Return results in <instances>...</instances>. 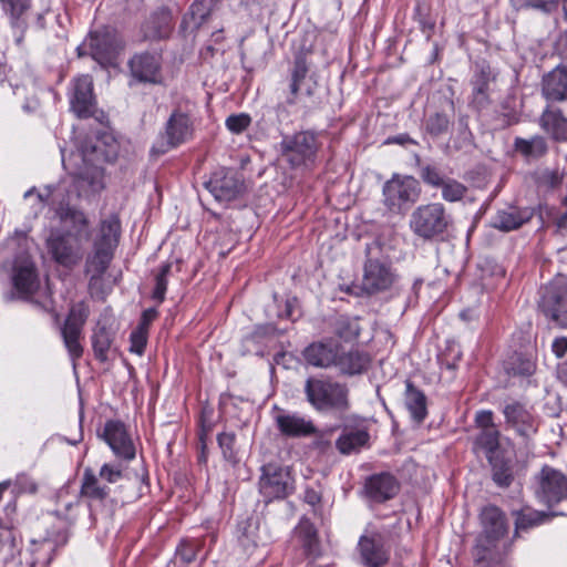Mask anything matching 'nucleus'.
<instances>
[{"label":"nucleus","mask_w":567,"mask_h":567,"mask_svg":"<svg viewBox=\"0 0 567 567\" xmlns=\"http://www.w3.org/2000/svg\"><path fill=\"white\" fill-rule=\"evenodd\" d=\"M62 164L68 175L58 184L47 185L41 189L30 188L24 193V200L38 216L50 206L61 219V210L76 209L70 204L75 198L90 199L105 187L103 163L113 159V154L102 150L100 141H84L70 154L61 148Z\"/></svg>","instance_id":"obj_1"},{"label":"nucleus","mask_w":567,"mask_h":567,"mask_svg":"<svg viewBox=\"0 0 567 567\" xmlns=\"http://www.w3.org/2000/svg\"><path fill=\"white\" fill-rule=\"evenodd\" d=\"M59 220L66 230L51 233L47 241L48 250L56 264L72 269L83 258V243L90 238V223L79 209L61 210Z\"/></svg>","instance_id":"obj_2"},{"label":"nucleus","mask_w":567,"mask_h":567,"mask_svg":"<svg viewBox=\"0 0 567 567\" xmlns=\"http://www.w3.org/2000/svg\"><path fill=\"white\" fill-rule=\"evenodd\" d=\"M121 235V223L117 216L104 218L93 241V251L87 256L85 271L90 276L89 289L92 296L101 292L102 277L109 268Z\"/></svg>","instance_id":"obj_3"},{"label":"nucleus","mask_w":567,"mask_h":567,"mask_svg":"<svg viewBox=\"0 0 567 567\" xmlns=\"http://www.w3.org/2000/svg\"><path fill=\"white\" fill-rule=\"evenodd\" d=\"M305 393L318 412L344 413L350 408L348 386L331 379L309 378L305 383Z\"/></svg>","instance_id":"obj_4"},{"label":"nucleus","mask_w":567,"mask_h":567,"mask_svg":"<svg viewBox=\"0 0 567 567\" xmlns=\"http://www.w3.org/2000/svg\"><path fill=\"white\" fill-rule=\"evenodd\" d=\"M320 142L313 131L284 135L279 143L281 158L293 169H309L317 159Z\"/></svg>","instance_id":"obj_5"},{"label":"nucleus","mask_w":567,"mask_h":567,"mask_svg":"<svg viewBox=\"0 0 567 567\" xmlns=\"http://www.w3.org/2000/svg\"><path fill=\"white\" fill-rule=\"evenodd\" d=\"M482 532L476 539L478 557L485 558L488 553H506L509 545L505 540L508 524L505 515L496 506H486L481 513Z\"/></svg>","instance_id":"obj_6"},{"label":"nucleus","mask_w":567,"mask_h":567,"mask_svg":"<svg viewBox=\"0 0 567 567\" xmlns=\"http://www.w3.org/2000/svg\"><path fill=\"white\" fill-rule=\"evenodd\" d=\"M417 179L408 175L393 174L382 188L383 204L394 214L405 213L420 196Z\"/></svg>","instance_id":"obj_7"},{"label":"nucleus","mask_w":567,"mask_h":567,"mask_svg":"<svg viewBox=\"0 0 567 567\" xmlns=\"http://www.w3.org/2000/svg\"><path fill=\"white\" fill-rule=\"evenodd\" d=\"M450 217L440 203L417 207L411 215L410 227L417 236L430 239L444 233Z\"/></svg>","instance_id":"obj_8"},{"label":"nucleus","mask_w":567,"mask_h":567,"mask_svg":"<svg viewBox=\"0 0 567 567\" xmlns=\"http://www.w3.org/2000/svg\"><path fill=\"white\" fill-rule=\"evenodd\" d=\"M13 291L10 298L29 300L40 287L39 276L33 261L24 249H20L10 265Z\"/></svg>","instance_id":"obj_9"},{"label":"nucleus","mask_w":567,"mask_h":567,"mask_svg":"<svg viewBox=\"0 0 567 567\" xmlns=\"http://www.w3.org/2000/svg\"><path fill=\"white\" fill-rule=\"evenodd\" d=\"M543 313L560 327H567V280L557 276L540 290L538 301Z\"/></svg>","instance_id":"obj_10"},{"label":"nucleus","mask_w":567,"mask_h":567,"mask_svg":"<svg viewBox=\"0 0 567 567\" xmlns=\"http://www.w3.org/2000/svg\"><path fill=\"white\" fill-rule=\"evenodd\" d=\"M502 413L505 426L525 441H529L538 431L539 416L532 406L518 401H508L503 404Z\"/></svg>","instance_id":"obj_11"},{"label":"nucleus","mask_w":567,"mask_h":567,"mask_svg":"<svg viewBox=\"0 0 567 567\" xmlns=\"http://www.w3.org/2000/svg\"><path fill=\"white\" fill-rule=\"evenodd\" d=\"M131 79L135 83L161 85L164 83L163 58L159 52H141L128 60Z\"/></svg>","instance_id":"obj_12"},{"label":"nucleus","mask_w":567,"mask_h":567,"mask_svg":"<svg viewBox=\"0 0 567 567\" xmlns=\"http://www.w3.org/2000/svg\"><path fill=\"white\" fill-rule=\"evenodd\" d=\"M259 491L267 501L284 498L292 488V478L287 467L266 464L261 468Z\"/></svg>","instance_id":"obj_13"},{"label":"nucleus","mask_w":567,"mask_h":567,"mask_svg":"<svg viewBox=\"0 0 567 567\" xmlns=\"http://www.w3.org/2000/svg\"><path fill=\"white\" fill-rule=\"evenodd\" d=\"M193 122L189 116L183 112L176 111L172 113L165 125L163 141L153 147V151L164 154L175 148L193 136Z\"/></svg>","instance_id":"obj_14"},{"label":"nucleus","mask_w":567,"mask_h":567,"mask_svg":"<svg viewBox=\"0 0 567 567\" xmlns=\"http://www.w3.org/2000/svg\"><path fill=\"white\" fill-rule=\"evenodd\" d=\"M206 188L220 203H228L236 199L244 192V182L236 172L226 168L215 171Z\"/></svg>","instance_id":"obj_15"},{"label":"nucleus","mask_w":567,"mask_h":567,"mask_svg":"<svg viewBox=\"0 0 567 567\" xmlns=\"http://www.w3.org/2000/svg\"><path fill=\"white\" fill-rule=\"evenodd\" d=\"M87 47L91 56L104 66L113 65L123 48L122 42L111 31L92 32L87 40Z\"/></svg>","instance_id":"obj_16"},{"label":"nucleus","mask_w":567,"mask_h":567,"mask_svg":"<svg viewBox=\"0 0 567 567\" xmlns=\"http://www.w3.org/2000/svg\"><path fill=\"white\" fill-rule=\"evenodd\" d=\"M101 436L116 457L128 462L135 458L134 443L122 422L107 421Z\"/></svg>","instance_id":"obj_17"},{"label":"nucleus","mask_w":567,"mask_h":567,"mask_svg":"<svg viewBox=\"0 0 567 567\" xmlns=\"http://www.w3.org/2000/svg\"><path fill=\"white\" fill-rule=\"evenodd\" d=\"M395 275L388 262L368 259L363 268L362 290L372 295L389 289L394 282Z\"/></svg>","instance_id":"obj_18"},{"label":"nucleus","mask_w":567,"mask_h":567,"mask_svg":"<svg viewBox=\"0 0 567 567\" xmlns=\"http://www.w3.org/2000/svg\"><path fill=\"white\" fill-rule=\"evenodd\" d=\"M70 103L72 111L78 117H89L93 114L95 100L93 95V80L90 75H80L74 79Z\"/></svg>","instance_id":"obj_19"},{"label":"nucleus","mask_w":567,"mask_h":567,"mask_svg":"<svg viewBox=\"0 0 567 567\" xmlns=\"http://www.w3.org/2000/svg\"><path fill=\"white\" fill-rule=\"evenodd\" d=\"M358 546L361 560L368 567H381L389 560V549L380 533H365L360 537Z\"/></svg>","instance_id":"obj_20"},{"label":"nucleus","mask_w":567,"mask_h":567,"mask_svg":"<svg viewBox=\"0 0 567 567\" xmlns=\"http://www.w3.org/2000/svg\"><path fill=\"white\" fill-rule=\"evenodd\" d=\"M495 81V75L493 74L491 68L488 65H481L475 71L471 84H472V105L477 109H484L491 102L492 94V84Z\"/></svg>","instance_id":"obj_21"},{"label":"nucleus","mask_w":567,"mask_h":567,"mask_svg":"<svg viewBox=\"0 0 567 567\" xmlns=\"http://www.w3.org/2000/svg\"><path fill=\"white\" fill-rule=\"evenodd\" d=\"M340 346L341 344L333 339L315 342L306 348L305 359L309 364L315 367H336Z\"/></svg>","instance_id":"obj_22"},{"label":"nucleus","mask_w":567,"mask_h":567,"mask_svg":"<svg viewBox=\"0 0 567 567\" xmlns=\"http://www.w3.org/2000/svg\"><path fill=\"white\" fill-rule=\"evenodd\" d=\"M173 28L172 12L162 7L155 10L142 25V32L147 40H161L169 35Z\"/></svg>","instance_id":"obj_23"},{"label":"nucleus","mask_w":567,"mask_h":567,"mask_svg":"<svg viewBox=\"0 0 567 567\" xmlns=\"http://www.w3.org/2000/svg\"><path fill=\"white\" fill-rule=\"evenodd\" d=\"M115 336L116 330L107 318H101L96 322L91 339L95 358L101 362L107 360Z\"/></svg>","instance_id":"obj_24"},{"label":"nucleus","mask_w":567,"mask_h":567,"mask_svg":"<svg viewBox=\"0 0 567 567\" xmlns=\"http://www.w3.org/2000/svg\"><path fill=\"white\" fill-rule=\"evenodd\" d=\"M534 216V210L529 207H507L498 210L492 220L493 227L502 231H511L519 228L529 221Z\"/></svg>","instance_id":"obj_25"},{"label":"nucleus","mask_w":567,"mask_h":567,"mask_svg":"<svg viewBox=\"0 0 567 567\" xmlns=\"http://www.w3.org/2000/svg\"><path fill=\"white\" fill-rule=\"evenodd\" d=\"M369 497L375 502H384L396 495L399 484L389 473L372 475L365 483Z\"/></svg>","instance_id":"obj_26"},{"label":"nucleus","mask_w":567,"mask_h":567,"mask_svg":"<svg viewBox=\"0 0 567 567\" xmlns=\"http://www.w3.org/2000/svg\"><path fill=\"white\" fill-rule=\"evenodd\" d=\"M275 421L280 432L287 436H307L316 432L310 420L296 413L279 412Z\"/></svg>","instance_id":"obj_27"},{"label":"nucleus","mask_w":567,"mask_h":567,"mask_svg":"<svg viewBox=\"0 0 567 567\" xmlns=\"http://www.w3.org/2000/svg\"><path fill=\"white\" fill-rule=\"evenodd\" d=\"M543 94L549 101L567 99V66L558 65L543 78Z\"/></svg>","instance_id":"obj_28"},{"label":"nucleus","mask_w":567,"mask_h":567,"mask_svg":"<svg viewBox=\"0 0 567 567\" xmlns=\"http://www.w3.org/2000/svg\"><path fill=\"white\" fill-rule=\"evenodd\" d=\"M110 487L101 483L92 468L86 467L83 471L81 496L87 499L90 507L94 503H104V501L110 496Z\"/></svg>","instance_id":"obj_29"},{"label":"nucleus","mask_w":567,"mask_h":567,"mask_svg":"<svg viewBox=\"0 0 567 567\" xmlns=\"http://www.w3.org/2000/svg\"><path fill=\"white\" fill-rule=\"evenodd\" d=\"M404 405L414 422L421 423L426 417V398L409 380L405 382Z\"/></svg>","instance_id":"obj_30"},{"label":"nucleus","mask_w":567,"mask_h":567,"mask_svg":"<svg viewBox=\"0 0 567 567\" xmlns=\"http://www.w3.org/2000/svg\"><path fill=\"white\" fill-rule=\"evenodd\" d=\"M369 439L370 434L365 429H346L336 445L340 453L351 454L365 446Z\"/></svg>","instance_id":"obj_31"},{"label":"nucleus","mask_w":567,"mask_h":567,"mask_svg":"<svg viewBox=\"0 0 567 567\" xmlns=\"http://www.w3.org/2000/svg\"><path fill=\"white\" fill-rule=\"evenodd\" d=\"M542 127L557 141L567 140V118L558 109H546L540 118Z\"/></svg>","instance_id":"obj_32"},{"label":"nucleus","mask_w":567,"mask_h":567,"mask_svg":"<svg viewBox=\"0 0 567 567\" xmlns=\"http://www.w3.org/2000/svg\"><path fill=\"white\" fill-rule=\"evenodd\" d=\"M370 359L367 354L359 351H349L344 353L339 349L336 367L344 374H358L363 372L369 365Z\"/></svg>","instance_id":"obj_33"},{"label":"nucleus","mask_w":567,"mask_h":567,"mask_svg":"<svg viewBox=\"0 0 567 567\" xmlns=\"http://www.w3.org/2000/svg\"><path fill=\"white\" fill-rule=\"evenodd\" d=\"M515 150L527 159H535L546 153L547 144L540 136H534L530 140L516 138Z\"/></svg>","instance_id":"obj_34"},{"label":"nucleus","mask_w":567,"mask_h":567,"mask_svg":"<svg viewBox=\"0 0 567 567\" xmlns=\"http://www.w3.org/2000/svg\"><path fill=\"white\" fill-rule=\"evenodd\" d=\"M499 439L501 433L496 426H489L488 429L481 431L477 436L476 443L485 451L488 460H494L495 456L499 455Z\"/></svg>","instance_id":"obj_35"},{"label":"nucleus","mask_w":567,"mask_h":567,"mask_svg":"<svg viewBox=\"0 0 567 567\" xmlns=\"http://www.w3.org/2000/svg\"><path fill=\"white\" fill-rule=\"evenodd\" d=\"M548 518V514L544 512L535 511L530 507H525L516 514V534L519 530H526L528 528L540 525L546 522Z\"/></svg>","instance_id":"obj_36"},{"label":"nucleus","mask_w":567,"mask_h":567,"mask_svg":"<svg viewBox=\"0 0 567 567\" xmlns=\"http://www.w3.org/2000/svg\"><path fill=\"white\" fill-rule=\"evenodd\" d=\"M64 346L73 361L79 359L83 353V348L80 343L82 330L71 327H63L61 330Z\"/></svg>","instance_id":"obj_37"},{"label":"nucleus","mask_w":567,"mask_h":567,"mask_svg":"<svg viewBox=\"0 0 567 567\" xmlns=\"http://www.w3.org/2000/svg\"><path fill=\"white\" fill-rule=\"evenodd\" d=\"M296 534L302 539L306 551L313 555L317 550V532L313 524L309 519H301L296 527Z\"/></svg>","instance_id":"obj_38"},{"label":"nucleus","mask_w":567,"mask_h":567,"mask_svg":"<svg viewBox=\"0 0 567 567\" xmlns=\"http://www.w3.org/2000/svg\"><path fill=\"white\" fill-rule=\"evenodd\" d=\"M451 125L450 117L442 112H435L425 120V131L433 137H439L449 132Z\"/></svg>","instance_id":"obj_39"},{"label":"nucleus","mask_w":567,"mask_h":567,"mask_svg":"<svg viewBox=\"0 0 567 567\" xmlns=\"http://www.w3.org/2000/svg\"><path fill=\"white\" fill-rule=\"evenodd\" d=\"M493 467V480L499 486H508L512 481L511 468L508 461L504 457L495 456L494 460H488Z\"/></svg>","instance_id":"obj_40"},{"label":"nucleus","mask_w":567,"mask_h":567,"mask_svg":"<svg viewBox=\"0 0 567 567\" xmlns=\"http://www.w3.org/2000/svg\"><path fill=\"white\" fill-rule=\"evenodd\" d=\"M89 317V308L84 302L75 303L71 307L63 327L76 328L83 330V326Z\"/></svg>","instance_id":"obj_41"},{"label":"nucleus","mask_w":567,"mask_h":567,"mask_svg":"<svg viewBox=\"0 0 567 567\" xmlns=\"http://www.w3.org/2000/svg\"><path fill=\"white\" fill-rule=\"evenodd\" d=\"M308 68L303 59H297L291 74L290 92L292 96H296L301 90V84L307 75ZM289 103L295 102V97L288 100Z\"/></svg>","instance_id":"obj_42"},{"label":"nucleus","mask_w":567,"mask_h":567,"mask_svg":"<svg viewBox=\"0 0 567 567\" xmlns=\"http://www.w3.org/2000/svg\"><path fill=\"white\" fill-rule=\"evenodd\" d=\"M171 262L163 264L158 270V274L155 277L153 299L156 300L158 303L163 302L165 299V293L167 290V277L171 272Z\"/></svg>","instance_id":"obj_43"},{"label":"nucleus","mask_w":567,"mask_h":567,"mask_svg":"<svg viewBox=\"0 0 567 567\" xmlns=\"http://www.w3.org/2000/svg\"><path fill=\"white\" fill-rule=\"evenodd\" d=\"M441 188L442 197L447 202L461 200L466 193V187L462 183L452 178H446L441 185Z\"/></svg>","instance_id":"obj_44"},{"label":"nucleus","mask_w":567,"mask_h":567,"mask_svg":"<svg viewBox=\"0 0 567 567\" xmlns=\"http://www.w3.org/2000/svg\"><path fill=\"white\" fill-rule=\"evenodd\" d=\"M336 332L341 339L350 340L359 336L360 328L357 320L340 317L336 323Z\"/></svg>","instance_id":"obj_45"},{"label":"nucleus","mask_w":567,"mask_h":567,"mask_svg":"<svg viewBox=\"0 0 567 567\" xmlns=\"http://www.w3.org/2000/svg\"><path fill=\"white\" fill-rule=\"evenodd\" d=\"M130 341V351L142 355L147 343V328L143 323H140L138 327L132 331Z\"/></svg>","instance_id":"obj_46"},{"label":"nucleus","mask_w":567,"mask_h":567,"mask_svg":"<svg viewBox=\"0 0 567 567\" xmlns=\"http://www.w3.org/2000/svg\"><path fill=\"white\" fill-rule=\"evenodd\" d=\"M251 123V117L246 113L233 114L226 118V127L234 134L243 133Z\"/></svg>","instance_id":"obj_47"},{"label":"nucleus","mask_w":567,"mask_h":567,"mask_svg":"<svg viewBox=\"0 0 567 567\" xmlns=\"http://www.w3.org/2000/svg\"><path fill=\"white\" fill-rule=\"evenodd\" d=\"M235 439L236 436L234 433L227 432L220 433L217 437L224 458L231 463L236 462V454L234 451Z\"/></svg>","instance_id":"obj_48"},{"label":"nucleus","mask_w":567,"mask_h":567,"mask_svg":"<svg viewBox=\"0 0 567 567\" xmlns=\"http://www.w3.org/2000/svg\"><path fill=\"white\" fill-rule=\"evenodd\" d=\"M515 375L528 377L532 375L535 371V363L532 359L525 358L522 355H517L509 368Z\"/></svg>","instance_id":"obj_49"},{"label":"nucleus","mask_w":567,"mask_h":567,"mask_svg":"<svg viewBox=\"0 0 567 567\" xmlns=\"http://www.w3.org/2000/svg\"><path fill=\"white\" fill-rule=\"evenodd\" d=\"M13 488L19 494H34L38 491V484L31 476L21 473L14 480Z\"/></svg>","instance_id":"obj_50"},{"label":"nucleus","mask_w":567,"mask_h":567,"mask_svg":"<svg viewBox=\"0 0 567 567\" xmlns=\"http://www.w3.org/2000/svg\"><path fill=\"white\" fill-rule=\"evenodd\" d=\"M97 477L110 484H114L123 477V468L116 464L105 463L101 466Z\"/></svg>","instance_id":"obj_51"},{"label":"nucleus","mask_w":567,"mask_h":567,"mask_svg":"<svg viewBox=\"0 0 567 567\" xmlns=\"http://www.w3.org/2000/svg\"><path fill=\"white\" fill-rule=\"evenodd\" d=\"M421 177L427 185L433 187H441L445 178L442 177L440 171L431 165H425L421 168Z\"/></svg>","instance_id":"obj_52"},{"label":"nucleus","mask_w":567,"mask_h":567,"mask_svg":"<svg viewBox=\"0 0 567 567\" xmlns=\"http://www.w3.org/2000/svg\"><path fill=\"white\" fill-rule=\"evenodd\" d=\"M3 9L10 12L12 17H20L25 10L29 9V0H0Z\"/></svg>","instance_id":"obj_53"},{"label":"nucleus","mask_w":567,"mask_h":567,"mask_svg":"<svg viewBox=\"0 0 567 567\" xmlns=\"http://www.w3.org/2000/svg\"><path fill=\"white\" fill-rule=\"evenodd\" d=\"M208 13V10L203 1H195L190 8L188 14L190 16L193 20L194 25H200L202 22L205 20L206 16Z\"/></svg>","instance_id":"obj_54"},{"label":"nucleus","mask_w":567,"mask_h":567,"mask_svg":"<svg viewBox=\"0 0 567 567\" xmlns=\"http://www.w3.org/2000/svg\"><path fill=\"white\" fill-rule=\"evenodd\" d=\"M17 238L8 239L2 246H0V266L7 268V259L9 256L17 250L18 247Z\"/></svg>","instance_id":"obj_55"},{"label":"nucleus","mask_w":567,"mask_h":567,"mask_svg":"<svg viewBox=\"0 0 567 567\" xmlns=\"http://www.w3.org/2000/svg\"><path fill=\"white\" fill-rule=\"evenodd\" d=\"M475 421L481 431L488 429L489 426H496L493 420V412L489 410H483L476 413Z\"/></svg>","instance_id":"obj_56"},{"label":"nucleus","mask_w":567,"mask_h":567,"mask_svg":"<svg viewBox=\"0 0 567 567\" xmlns=\"http://www.w3.org/2000/svg\"><path fill=\"white\" fill-rule=\"evenodd\" d=\"M524 2L527 7L543 11H550L557 6L558 0H524Z\"/></svg>","instance_id":"obj_57"},{"label":"nucleus","mask_w":567,"mask_h":567,"mask_svg":"<svg viewBox=\"0 0 567 567\" xmlns=\"http://www.w3.org/2000/svg\"><path fill=\"white\" fill-rule=\"evenodd\" d=\"M563 175L558 171L546 172L543 182L550 188H555L561 184Z\"/></svg>","instance_id":"obj_58"},{"label":"nucleus","mask_w":567,"mask_h":567,"mask_svg":"<svg viewBox=\"0 0 567 567\" xmlns=\"http://www.w3.org/2000/svg\"><path fill=\"white\" fill-rule=\"evenodd\" d=\"M551 350L557 358H563L567 353V338H556L551 343Z\"/></svg>","instance_id":"obj_59"},{"label":"nucleus","mask_w":567,"mask_h":567,"mask_svg":"<svg viewBox=\"0 0 567 567\" xmlns=\"http://www.w3.org/2000/svg\"><path fill=\"white\" fill-rule=\"evenodd\" d=\"M32 92L33 95L28 97L22 105V109L28 113L35 112L39 109V99L35 95L34 85H32Z\"/></svg>","instance_id":"obj_60"},{"label":"nucleus","mask_w":567,"mask_h":567,"mask_svg":"<svg viewBox=\"0 0 567 567\" xmlns=\"http://www.w3.org/2000/svg\"><path fill=\"white\" fill-rule=\"evenodd\" d=\"M177 553L181 556V559L185 563H190L195 558V553L193 548L186 545H183L181 548H178Z\"/></svg>","instance_id":"obj_61"},{"label":"nucleus","mask_w":567,"mask_h":567,"mask_svg":"<svg viewBox=\"0 0 567 567\" xmlns=\"http://www.w3.org/2000/svg\"><path fill=\"white\" fill-rule=\"evenodd\" d=\"M558 50L560 53L567 58V30L564 32V34L560 35L558 42H557Z\"/></svg>","instance_id":"obj_62"},{"label":"nucleus","mask_w":567,"mask_h":567,"mask_svg":"<svg viewBox=\"0 0 567 567\" xmlns=\"http://www.w3.org/2000/svg\"><path fill=\"white\" fill-rule=\"evenodd\" d=\"M155 316H156V310H154V309L145 310L143 312V319H142L141 323H143L147 328L148 322L151 320H153L155 318Z\"/></svg>","instance_id":"obj_63"},{"label":"nucleus","mask_w":567,"mask_h":567,"mask_svg":"<svg viewBox=\"0 0 567 567\" xmlns=\"http://www.w3.org/2000/svg\"><path fill=\"white\" fill-rule=\"evenodd\" d=\"M558 378L567 384V360L558 365Z\"/></svg>","instance_id":"obj_64"}]
</instances>
